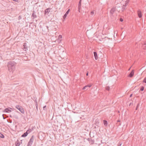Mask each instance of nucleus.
<instances>
[{"instance_id": "1", "label": "nucleus", "mask_w": 146, "mask_h": 146, "mask_svg": "<svg viewBox=\"0 0 146 146\" xmlns=\"http://www.w3.org/2000/svg\"><path fill=\"white\" fill-rule=\"evenodd\" d=\"M15 64L14 62L12 61L9 62L7 64L9 71L10 72H13L15 69Z\"/></svg>"}, {"instance_id": "2", "label": "nucleus", "mask_w": 146, "mask_h": 146, "mask_svg": "<svg viewBox=\"0 0 146 146\" xmlns=\"http://www.w3.org/2000/svg\"><path fill=\"white\" fill-rule=\"evenodd\" d=\"M15 107L17 109L19 110L23 114L24 113L25 111L22 107L19 105H17Z\"/></svg>"}, {"instance_id": "3", "label": "nucleus", "mask_w": 146, "mask_h": 146, "mask_svg": "<svg viewBox=\"0 0 146 146\" xmlns=\"http://www.w3.org/2000/svg\"><path fill=\"white\" fill-rule=\"evenodd\" d=\"M25 51H26L28 49V47L26 43H24L22 48Z\"/></svg>"}, {"instance_id": "4", "label": "nucleus", "mask_w": 146, "mask_h": 146, "mask_svg": "<svg viewBox=\"0 0 146 146\" xmlns=\"http://www.w3.org/2000/svg\"><path fill=\"white\" fill-rule=\"evenodd\" d=\"M51 9V8H49L45 10L44 11L45 15H47L49 12L50 11V10Z\"/></svg>"}, {"instance_id": "5", "label": "nucleus", "mask_w": 146, "mask_h": 146, "mask_svg": "<svg viewBox=\"0 0 146 146\" xmlns=\"http://www.w3.org/2000/svg\"><path fill=\"white\" fill-rule=\"evenodd\" d=\"M137 14L138 17L139 18H141L142 17V13L141 11L140 10H138L137 11Z\"/></svg>"}, {"instance_id": "6", "label": "nucleus", "mask_w": 146, "mask_h": 146, "mask_svg": "<svg viewBox=\"0 0 146 146\" xmlns=\"http://www.w3.org/2000/svg\"><path fill=\"white\" fill-rule=\"evenodd\" d=\"M91 86V84L88 85L87 86H86L83 88V90H88V89Z\"/></svg>"}, {"instance_id": "7", "label": "nucleus", "mask_w": 146, "mask_h": 146, "mask_svg": "<svg viewBox=\"0 0 146 146\" xmlns=\"http://www.w3.org/2000/svg\"><path fill=\"white\" fill-rule=\"evenodd\" d=\"M94 56L95 57V58L96 60H97L98 58V54H97V52H93Z\"/></svg>"}, {"instance_id": "8", "label": "nucleus", "mask_w": 146, "mask_h": 146, "mask_svg": "<svg viewBox=\"0 0 146 146\" xmlns=\"http://www.w3.org/2000/svg\"><path fill=\"white\" fill-rule=\"evenodd\" d=\"M11 108H6L4 110V112L7 113H9L11 111V110H10V109H11Z\"/></svg>"}, {"instance_id": "9", "label": "nucleus", "mask_w": 146, "mask_h": 146, "mask_svg": "<svg viewBox=\"0 0 146 146\" xmlns=\"http://www.w3.org/2000/svg\"><path fill=\"white\" fill-rule=\"evenodd\" d=\"M115 10H116V9H115V8L113 7V8H112L111 9L110 11V13L112 15L114 13L115 11Z\"/></svg>"}, {"instance_id": "10", "label": "nucleus", "mask_w": 146, "mask_h": 146, "mask_svg": "<svg viewBox=\"0 0 146 146\" xmlns=\"http://www.w3.org/2000/svg\"><path fill=\"white\" fill-rule=\"evenodd\" d=\"M82 0H80V1L79 2L78 4V11L79 12H80V9L81 7V2Z\"/></svg>"}, {"instance_id": "11", "label": "nucleus", "mask_w": 146, "mask_h": 146, "mask_svg": "<svg viewBox=\"0 0 146 146\" xmlns=\"http://www.w3.org/2000/svg\"><path fill=\"white\" fill-rule=\"evenodd\" d=\"M62 36L61 35H60L58 37V41L59 42V43L61 42L62 40Z\"/></svg>"}, {"instance_id": "12", "label": "nucleus", "mask_w": 146, "mask_h": 146, "mask_svg": "<svg viewBox=\"0 0 146 146\" xmlns=\"http://www.w3.org/2000/svg\"><path fill=\"white\" fill-rule=\"evenodd\" d=\"M69 11H70V9H68V10L66 13L64 15V16L63 17V18L64 19H65L66 18V17L67 16V14H68V13L69 12Z\"/></svg>"}, {"instance_id": "13", "label": "nucleus", "mask_w": 146, "mask_h": 146, "mask_svg": "<svg viewBox=\"0 0 146 146\" xmlns=\"http://www.w3.org/2000/svg\"><path fill=\"white\" fill-rule=\"evenodd\" d=\"M134 73V71L133 70H132L131 72L130 73L129 75H128V76L130 77H132Z\"/></svg>"}, {"instance_id": "14", "label": "nucleus", "mask_w": 146, "mask_h": 146, "mask_svg": "<svg viewBox=\"0 0 146 146\" xmlns=\"http://www.w3.org/2000/svg\"><path fill=\"white\" fill-rule=\"evenodd\" d=\"M32 16L33 17V19H35V18L36 17V16L35 14V11H33V13L32 15Z\"/></svg>"}, {"instance_id": "15", "label": "nucleus", "mask_w": 146, "mask_h": 146, "mask_svg": "<svg viewBox=\"0 0 146 146\" xmlns=\"http://www.w3.org/2000/svg\"><path fill=\"white\" fill-rule=\"evenodd\" d=\"M34 135H32L31 136V138H30V140L29 141V142L33 143V141H34Z\"/></svg>"}, {"instance_id": "16", "label": "nucleus", "mask_w": 146, "mask_h": 146, "mask_svg": "<svg viewBox=\"0 0 146 146\" xmlns=\"http://www.w3.org/2000/svg\"><path fill=\"white\" fill-rule=\"evenodd\" d=\"M16 146H19L20 145V143L19 141L17 140V141L15 142Z\"/></svg>"}, {"instance_id": "17", "label": "nucleus", "mask_w": 146, "mask_h": 146, "mask_svg": "<svg viewBox=\"0 0 146 146\" xmlns=\"http://www.w3.org/2000/svg\"><path fill=\"white\" fill-rule=\"evenodd\" d=\"M126 5H123L122 7L121 8V11L122 12H123L126 9L125 7Z\"/></svg>"}, {"instance_id": "18", "label": "nucleus", "mask_w": 146, "mask_h": 146, "mask_svg": "<svg viewBox=\"0 0 146 146\" xmlns=\"http://www.w3.org/2000/svg\"><path fill=\"white\" fill-rule=\"evenodd\" d=\"M28 134V133L26 132L21 135V137H25Z\"/></svg>"}, {"instance_id": "19", "label": "nucleus", "mask_w": 146, "mask_h": 146, "mask_svg": "<svg viewBox=\"0 0 146 146\" xmlns=\"http://www.w3.org/2000/svg\"><path fill=\"white\" fill-rule=\"evenodd\" d=\"M35 105L36 106V109H37V110H38V103H37V100H35Z\"/></svg>"}, {"instance_id": "20", "label": "nucleus", "mask_w": 146, "mask_h": 146, "mask_svg": "<svg viewBox=\"0 0 146 146\" xmlns=\"http://www.w3.org/2000/svg\"><path fill=\"white\" fill-rule=\"evenodd\" d=\"M104 123L105 125L107 126L108 124V122L107 121L105 120H104Z\"/></svg>"}, {"instance_id": "21", "label": "nucleus", "mask_w": 146, "mask_h": 146, "mask_svg": "<svg viewBox=\"0 0 146 146\" xmlns=\"http://www.w3.org/2000/svg\"><path fill=\"white\" fill-rule=\"evenodd\" d=\"M0 137L1 138H3L4 137V135L3 134L1 133L0 132Z\"/></svg>"}, {"instance_id": "22", "label": "nucleus", "mask_w": 146, "mask_h": 146, "mask_svg": "<svg viewBox=\"0 0 146 146\" xmlns=\"http://www.w3.org/2000/svg\"><path fill=\"white\" fill-rule=\"evenodd\" d=\"M129 1L130 0H127L126 1V3L125 4L126 6H127V5L128 4L129 2Z\"/></svg>"}, {"instance_id": "23", "label": "nucleus", "mask_w": 146, "mask_h": 146, "mask_svg": "<svg viewBox=\"0 0 146 146\" xmlns=\"http://www.w3.org/2000/svg\"><path fill=\"white\" fill-rule=\"evenodd\" d=\"M13 117H14L16 119H18V116L17 115H13Z\"/></svg>"}, {"instance_id": "24", "label": "nucleus", "mask_w": 146, "mask_h": 146, "mask_svg": "<svg viewBox=\"0 0 146 146\" xmlns=\"http://www.w3.org/2000/svg\"><path fill=\"white\" fill-rule=\"evenodd\" d=\"M144 87L143 86H141L140 88V90L141 91H143L144 90Z\"/></svg>"}, {"instance_id": "25", "label": "nucleus", "mask_w": 146, "mask_h": 146, "mask_svg": "<svg viewBox=\"0 0 146 146\" xmlns=\"http://www.w3.org/2000/svg\"><path fill=\"white\" fill-rule=\"evenodd\" d=\"M28 129L29 131H30V132H31L32 131H33L34 129L33 128V127L31 129Z\"/></svg>"}, {"instance_id": "26", "label": "nucleus", "mask_w": 146, "mask_h": 146, "mask_svg": "<svg viewBox=\"0 0 146 146\" xmlns=\"http://www.w3.org/2000/svg\"><path fill=\"white\" fill-rule=\"evenodd\" d=\"M143 82L146 83V77L144 78Z\"/></svg>"}, {"instance_id": "27", "label": "nucleus", "mask_w": 146, "mask_h": 146, "mask_svg": "<svg viewBox=\"0 0 146 146\" xmlns=\"http://www.w3.org/2000/svg\"><path fill=\"white\" fill-rule=\"evenodd\" d=\"M106 90H109L110 89V88L109 86H107L106 87Z\"/></svg>"}, {"instance_id": "28", "label": "nucleus", "mask_w": 146, "mask_h": 146, "mask_svg": "<svg viewBox=\"0 0 146 146\" xmlns=\"http://www.w3.org/2000/svg\"><path fill=\"white\" fill-rule=\"evenodd\" d=\"M139 104L138 103V104H137V105L136 107V109H135V110H137V109L139 107Z\"/></svg>"}, {"instance_id": "29", "label": "nucleus", "mask_w": 146, "mask_h": 146, "mask_svg": "<svg viewBox=\"0 0 146 146\" xmlns=\"http://www.w3.org/2000/svg\"><path fill=\"white\" fill-rule=\"evenodd\" d=\"M92 15L94 13H96V12L95 11H92Z\"/></svg>"}, {"instance_id": "30", "label": "nucleus", "mask_w": 146, "mask_h": 146, "mask_svg": "<svg viewBox=\"0 0 146 146\" xmlns=\"http://www.w3.org/2000/svg\"><path fill=\"white\" fill-rule=\"evenodd\" d=\"M46 106H44L43 107V110H46Z\"/></svg>"}, {"instance_id": "31", "label": "nucleus", "mask_w": 146, "mask_h": 146, "mask_svg": "<svg viewBox=\"0 0 146 146\" xmlns=\"http://www.w3.org/2000/svg\"><path fill=\"white\" fill-rule=\"evenodd\" d=\"M26 132H27V133H28H28H30L31 132H30V131H29V129H28V130Z\"/></svg>"}, {"instance_id": "32", "label": "nucleus", "mask_w": 146, "mask_h": 146, "mask_svg": "<svg viewBox=\"0 0 146 146\" xmlns=\"http://www.w3.org/2000/svg\"><path fill=\"white\" fill-rule=\"evenodd\" d=\"M120 21L121 22H122L123 21V19L122 18H120Z\"/></svg>"}, {"instance_id": "33", "label": "nucleus", "mask_w": 146, "mask_h": 146, "mask_svg": "<svg viewBox=\"0 0 146 146\" xmlns=\"http://www.w3.org/2000/svg\"><path fill=\"white\" fill-rule=\"evenodd\" d=\"M28 143L29 144V145H31L32 144V143H31V142H29H29Z\"/></svg>"}, {"instance_id": "34", "label": "nucleus", "mask_w": 146, "mask_h": 146, "mask_svg": "<svg viewBox=\"0 0 146 146\" xmlns=\"http://www.w3.org/2000/svg\"><path fill=\"white\" fill-rule=\"evenodd\" d=\"M121 143H119V144L118 145H117V146H121Z\"/></svg>"}, {"instance_id": "35", "label": "nucleus", "mask_w": 146, "mask_h": 146, "mask_svg": "<svg viewBox=\"0 0 146 146\" xmlns=\"http://www.w3.org/2000/svg\"><path fill=\"white\" fill-rule=\"evenodd\" d=\"M31 146V145H29L28 143L27 144V146Z\"/></svg>"}, {"instance_id": "36", "label": "nucleus", "mask_w": 146, "mask_h": 146, "mask_svg": "<svg viewBox=\"0 0 146 146\" xmlns=\"http://www.w3.org/2000/svg\"><path fill=\"white\" fill-rule=\"evenodd\" d=\"M3 119H5V118L4 117V116H3Z\"/></svg>"}, {"instance_id": "37", "label": "nucleus", "mask_w": 146, "mask_h": 146, "mask_svg": "<svg viewBox=\"0 0 146 146\" xmlns=\"http://www.w3.org/2000/svg\"><path fill=\"white\" fill-rule=\"evenodd\" d=\"M13 1H17L18 0H13Z\"/></svg>"}, {"instance_id": "38", "label": "nucleus", "mask_w": 146, "mask_h": 146, "mask_svg": "<svg viewBox=\"0 0 146 146\" xmlns=\"http://www.w3.org/2000/svg\"><path fill=\"white\" fill-rule=\"evenodd\" d=\"M132 94H131V95H130V97H131L132 96Z\"/></svg>"}, {"instance_id": "39", "label": "nucleus", "mask_w": 146, "mask_h": 146, "mask_svg": "<svg viewBox=\"0 0 146 146\" xmlns=\"http://www.w3.org/2000/svg\"><path fill=\"white\" fill-rule=\"evenodd\" d=\"M88 30L87 31H86V33H88Z\"/></svg>"}, {"instance_id": "40", "label": "nucleus", "mask_w": 146, "mask_h": 146, "mask_svg": "<svg viewBox=\"0 0 146 146\" xmlns=\"http://www.w3.org/2000/svg\"><path fill=\"white\" fill-rule=\"evenodd\" d=\"M88 72L86 73V75L87 76H88Z\"/></svg>"}, {"instance_id": "41", "label": "nucleus", "mask_w": 146, "mask_h": 146, "mask_svg": "<svg viewBox=\"0 0 146 146\" xmlns=\"http://www.w3.org/2000/svg\"><path fill=\"white\" fill-rule=\"evenodd\" d=\"M9 116H10V117H12V116L11 115H10Z\"/></svg>"}, {"instance_id": "42", "label": "nucleus", "mask_w": 146, "mask_h": 146, "mask_svg": "<svg viewBox=\"0 0 146 146\" xmlns=\"http://www.w3.org/2000/svg\"><path fill=\"white\" fill-rule=\"evenodd\" d=\"M120 121L119 120H117V122H119Z\"/></svg>"}, {"instance_id": "43", "label": "nucleus", "mask_w": 146, "mask_h": 146, "mask_svg": "<svg viewBox=\"0 0 146 146\" xmlns=\"http://www.w3.org/2000/svg\"><path fill=\"white\" fill-rule=\"evenodd\" d=\"M131 105V103H130V104H129V106H130V105Z\"/></svg>"}, {"instance_id": "44", "label": "nucleus", "mask_w": 146, "mask_h": 146, "mask_svg": "<svg viewBox=\"0 0 146 146\" xmlns=\"http://www.w3.org/2000/svg\"><path fill=\"white\" fill-rule=\"evenodd\" d=\"M92 143H93V141H92Z\"/></svg>"}]
</instances>
